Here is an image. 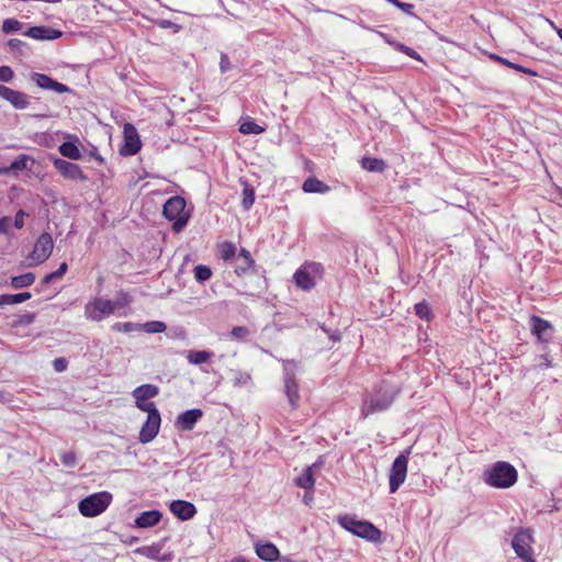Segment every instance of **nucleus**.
<instances>
[{
	"mask_svg": "<svg viewBox=\"0 0 562 562\" xmlns=\"http://www.w3.org/2000/svg\"><path fill=\"white\" fill-rule=\"evenodd\" d=\"M484 475L485 483L496 488H508L517 481L516 469L505 461L494 463Z\"/></svg>",
	"mask_w": 562,
	"mask_h": 562,
	"instance_id": "1",
	"label": "nucleus"
},
{
	"mask_svg": "<svg viewBox=\"0 0 562 562\" xmlns=\"http://www.w3.org/2000/svg\"><path fill=\"white\" fill-rule=\"evenodd\" d=\"M164 216L172 222V229L180 233L188 224L190 211L187 210L186 200L182 196L175 195L166 201L162 209Z\"/></svg>",
	"mask_w": 562,
	"mask_h": 562,
	"instance_id": "2",
	"label": "nucleus"
},
{
	"mask_svg": "<svg viewBox=\"0 0 562 562\" xmlns=\"http://www.w3.org/2000/svg\"><path fill=\"white\" fill-rule=\"evenodd\" d=\"M338 522L344 529L360 538L372 542H376L381 539V531L369 521L358 520L351 515H344L338 517Z\"/></svg>",
	"mask_w": 562,
	"mask_h": 562,
	"instance_id": "3",
	"label": "nucleus"
},
{
	"mask_svg": "<svg viewBox=\"0 0 562 562\" xmlns=\"http://www.w3.org/2000/svg\"><path fill=\"white\" fill-rule=\"evenodd\" d=\"M396 393L397 391L394 387L383 384L376 393L364 401L361 409L363 417L390 407Z\"/></svg>",
	"mask_w": 562,
	"mask_h": 562,
	"instance_id": "4",
	"label": "nucleus"
},
{
	"mask_svg": "<svg viewBox=\"0 0 562 562\" xmlns=\"http://www.w3.org/2000/svg\"><path fill=\"white\" fill-rule=\"evenodd\" d=\"M112 502V494L109 492H99L91 494L80 501L78 508L85 517H95L103 513Z\"/></svg>",
	"mask_w": 562,
	"mask_h": 562,
	"instance_id": "5",
	"label": "nucleus"
},
{
	"mask_svg": "<svg viewBox=\"0 0 562 562\" xmlns=\"http://www.w3.org/2000/svg\"><path fill=\"white\" fill-rule=\"evenodd\" d=\"M297 364L293 360H286L283 362L284 371V391L289 398L292 408L299 406L300 395L299 385L295 380Z\"/></svg>",
	"mask_w": 562,
	"mask_h": 562,
	"instance_id": "6",
	"label": "nucleus"
},
{
	"mask_svg": "<svg viewBox=\"0 0 562 562\" xmlns=\"http://www.w3.org/2000/svg\"><path fill=\"white\" fill-rule=\"evenodd\" d=\"M411 449L395 458L389 475L390 493H395L407 475L408 454Z\"/></svg>",
	"mask_w": 562,
	"mask_h": 562,
	"instance_id": "7",
	"label": "nucleus"
},
{
	"mask_svg": "<svg viewBox=\"0 0 562 562\" xmlns=\"http://www.w3.org/2000/svg\"><path fill=\"white\" fill-rule=\"evenodd\" d=\"M533 542L530 530H519L512 540V547L515 553L525 562H535L532 557L531 543Z\"/></svg>",
	"mask_w": 562,
	"mask_h": 562,
	"instance_id": "8",
	"label": "nucleus"
},
{
	"mask_svg": "<svg viewBox=\"0 0 562 562\" xmlns=\"http://www.w3.org/2000/svg\"><path fill=\"white\" fill-rule=\"evenodd\" d=\"M54 248L53 237L48 233H42L36 239L34 248L30 254L33 265L45 262L52 255Z\"/></svg>",
	"mask_w": 562,
	"mask_h": 562,
	"instance_id": "9",
	"label": "nucleus"
},
{
	"mask_svg": "<svg viewBox=\"0 0 562 562\" xmlns=\"http://www.w3.org/2000/svg\"><path fill=\"white\" fill-rule=\"evenodd\" d=\"M116 304L110 300L95 299L92 303L86 305L88 318L100 322L103 317L114 313Z\"/></svg>",
	"mask_w": 562,
	"mask_h": 562,
	"instance_id": "10",
	"label": "nucleus"
},
{
	"mask_svg": "<svg viewBox=\"0 0 562 562\" xmlns=\"http://www.w3.org/2000/svg\"><path fill=\"white\" fill-rule=\"evenodd\" d=\"M53 165L55 169L67 179L81 181L87 179L86 175L77 164L64 160L61 158H55L53 160Z\"/></svg>",
	"mask_w": 562,
	"mask_h": 562,
	"instance_id": "11",
	"label": "nucleus"
},
{
	"mask_svg": "<svg viewBox=\"0 0 562 562\" xmlns=\"http://www.w3.org/2000/svg\"><path fill=\"white\" fill-rule=\"evenodd\" d=\"M160 422V414L147 415V419L143 425L138 437L142 443L150 442L158 435Z\"/></svg>",
	"mask_w": 562,
	"mask_h": 562,
	"instance_id": "12",
	"label": "nucleus"
},
{
	"mask_svg": "<svg viewBox=\"0 0 562 562\" xmlns=\"http://www.w3.org/2000/svg\"><path fill=\"white\" fill-rule=\"evenodd\" d=\"M530 325L532 334L539 341L548 342L552 338L553 327L548 321L533 315L530 318Z\"/></svg>",
	"mask_w": 562,
	"mask_h": 562,
	"instance_id": "13",
	"label": "nucleus"
},
{
	"mask_svg": "<svg viewBox=\"0 0 562 562\" xmlns=\"http://www.w3.org/2000/svg\"><path fill=\"white\" fill-rule=\"evenodd\" d=\"M0 97L10 102L15 109L23 110L29 106V98L25 93L0 86Z\"/></svg>",
	"mask_w": 562,
	"mask_h": 562,
	"instance_id": "14",
	"label": "nucleus"
},
{
	"mask_svg": "<svg viewBox=\"0 0 562 562\" xmlns=\"http://www.w3.org/2000/svg\"><path fill=\"white\" fill-rule=\"evenodd\" d=\"M202 415L203 412L199 408L188 409L177 417L176 427L180 430H192Z\"/></svg>",
	"mask_w": 562,
	"mask_h": 562,
	"instance_id": "15",
	"label": "nucleus"
},
{
	"mask_svg": "<svg viewBox=\"0 0 562 562\" xmlns=\"http://www.w3.org/2000/svg\"><path fill=\"white\" fill-rule=\"evenodd\" d=\"M170 512L181 520L191 519L195 514V506L187 501L177 499L169 506Z\"/></svg>",
	"mask_w": 562,
	"mask_h": 562,
	"instance_id": "16",
	"label": "nucleus"
},
{
	"mask_svg": "<svg viewBox=\"0 0 562 562\" xmlns=\"http://www.w3.org/2000/svg\"><path fill=\"white\" fill-rule=\"evenodd\" d=\"M235 272L238 276L246 274L254 269L255 261L248 250L241 248L239 254L232 261Z\"/></svg>",
	"mask_w": 562,
	"mask_h": 562,
	"instance_id": "17",
	"label": "nucleus"
},
{
	"mask_svg": "<svg viewBox=\"0 0 562 562\" xmlns=\"http://www.w3.org/2000/svg\"><path fill=\"white\" fill-rule=\"evenodd\" d=\"M322 465H323V460L319 459L312 465L307 467L303 471V473L295 479V484L299 487L304 488L306 491L313 490L314 484H315L314 470L322 468Z\"/></svg>",
	"mask_w": 562,
	"mask_h": 562,
	"instance_id": "18",
	"label": "nucleus"
},
{
	"mask_svg": "<svg viewBox=\"0 0 562 562\" xmlns=\"http://www.w3.org/2000/svg\"><path fill=\"white\" fill-rule=\"evenodd\" d=\"M32 80L42 89L54 90L58 93L69 91V88L66 85L53 80L47 75L35 72L32 75Z\"/></svg>",
	"mask_w": 562,
	"mask_h": 562,
	"instance_id": "19",
	"label": "nucleus"
},
{
	"mask_svg": "<svg viewBox=\"0 0 562 562\" xmlns=\"http://www.w3.org/2000/svg\"><path fill=\"white\" fill-rule=\"evenodd\" d=\"M125 154L135 155L140 149V142L136 128L132 124L124 126Z\"/></svg>",
	"mask_w": 562,
	"mask_h": 562,
	"instance_id": "20",
	"label": "nucleus"
},
{
	"mask_svg": "<svg viewBox=\"0 0 562 562\" xmlns=\"http://www.w3.org/2000/svg\"><path fill=\"white\" fill-rule=\"evenodd\" d=\"M25 35L35 40H56L61 36V32L47 26H33Z\"/></svg>",
	"mask_w": 562,
	"mask_h": 562,
	"instance_id": "21",
	"label": "nucleus"
},
{
	"mask_svg": "<svg viewBox=\"0 0 562 562\" xmlns=\"http://www.w3.org/2000/svg\"><path fill=\"white\" fill-rule=\"evenodd\" d=\"M162 515L159 510H146L139 514L135 519V526L138 528H149L156 526Z\"/></svg>",
	"mask_w": 562,
	"mask_h": 562,
	"instance_id": "22",
	"label": "nucleus"
},
{
	"mask_svg": "<svg viewBox=\"0 0 562 562\" xmlns=\"http://www.w3.org/2000/svg\"><path fill=\"white\" fill-rule=\"evenodd\" d=\"M161 549H162L161 543H153L150 546H144V547H139V548L135 549L134 553L145 555L149 559H153V560H156L159 562L169 561V558L167 555L160 557Z\"/></svg>",
	"mask_w": 562,
	"mask_h": 562,
	"instance_id": "23",
	"label": "nucleus"
},
{
	"mask_svg": "<svg viewBox=\"0 0 562 562\" xmlns=\"http://www.w3.org/2000/svg\"><path fill=\"white\" fill-rule=\"evenodd\" d=\"M256 552L258 557L265 561H276L279 558V550L273 543L257 544Z\"/></svg>",
	"mask_w": 562,
	"mask_h": 562,
	"instance_id": "24",
	"label": "nucleus"
},
{
	"mask_svg": "<svg viewBox=\"0 0 562 562\" xmlns=\"http://www.w3.org/2000/svg\"><path fill=\"white\" fill-rule=\"evenodd\" d=\"M302 189L306 193H327L330 190L329 186L315 177L307 178L304 181Z\"/></svg>",
	"mask_w": 562,
	"mask_h": 562,
	"instance_id": "25",
	"label": "nucleus"
},
{
	"mask_svg": "<svg viewBox=\"0 0 562 562\" xmlns=\"http://www.w3.org/2000/svg\"><path fill=\"white\" fill-rule=\"evenodd\" d=\"M159 390L154 384H143L138 387H136L133 391V396L135 400L142 401V400H149L155 397L158 394Z\"/></svg>",
	"mask_w": 562,
	"mask_h": 562,
	"instance_id": "26",
	"label": "nucleus"
},
{
	"mask_svg": "<svg viewBox=\"0 0 562 562\" xmlns=\"http://www.w3.org/2000/svg\"><path fill=\"white\" fill-rule=\"evenodd\" d=\"M59 153L71 160H78L81 158V151L75 142H65L58 147Z\"/></svg>",
	"mask_w": 562,
	"mask_h": 562,
	"instance_id": "27",
	"label": "nucleus"
},
{
	"mask_svg": "<svg viewBox=\"0 0 562 562\" xmlns=\"http://www.w3.org/2000/svg\"><path fill=\"white\" fill-rule=\"evenodd\" d=\"M294 281L296 285L305 291L311 290L315 282L313 281L310 273L306 271L305 268L299 269L294 274Z\"/></svg>",
	"mask_w": 562,
	"mask_h": 562,
	"instance_id": "28",
	"label": "nucleus"
},
{
	"mask_svg": "<svg viewBox=\"0 0 562 562\" xmlns=\"http://www.w3.org/2000/svg\"><path fill=\"white\" fill-rule=\"evenodd\" d=\"M31 296L32 294L30 292L2 294L0 295V306L20 304L31 299Z\"/></svg>",
	"mask_w": 562,
	"mask_h": 562,
	"instance_id": "29",
	"label": "nucleus"
},
{
	"mask_svg": "<svg viewBox=\"0 0 562 562\" xmlns=\"http://www.w3.org/2000/svg\"><path fill=\"white\" fill-rule=\"evenodd\" d=\"M34 281H35V274L32 272H27V273H24L21 276L12 277L10 284L14 289H22V288H27V286L32 285L34 283Z\"/></svg>",
	"mask_w": 562,
	"mask_h": 562,
	"instance_id": "30",
	"label": "nucleus"
},
{
	"mask_svg": "<svg viewBox=\"0 0 562 562\" xmlns=\"http://www.w3.org/2000/svg\"><path fill=\"white\" fill-rule=\"evenodd\" d=\"M212 352L206 350H190L187 359L191 364H202L211 359Z\"/></svg>",
	"mask_w": 562,
	"mask_h": 562,
	"instance_id": "31",
	"label": "nucleus"
},
{
	"mask_svg": "<svg viewBox=\"0 0 562 562\" xmlns=\"http://www.w3.org/2000/svg\"><path fill=\"white\" fill-rule=\"evenodd\" d=\"M361 166L363 169L371 172H382L385 168V164L382 159L371 157L362 158Z\"/></svg>",
	"mask_w": 562,
	"mask_h": 562,
	"instance_id": "32",
	"label": "nucleus"
},
{
	"mask_svg": "<svg viewBox=\"0 0 562 562\" xmlns=\"http://www.w3.org/2000/svg\"><path fill=\"white\" fill-rule=\"evenodd\" d=\"M237 255L236 246L234 244L225 241L220 246V256L224 261L232 262Z\"/></svg>",
	"mask_w": 562,
	"mask_h": 562,
	"instance_id": "33",
	"label": "nucleus"
},
{
	"mask_svg": "<svg viewBox=\"0 0 562 562\" xmlns=\"http://www.w3.org/2000/svg\"><path fill=\"white\" fill-rule=\"evenodd\" d=\"M492 58L497 60V61H499V63H502L503 65H505L507 67H510V68L517 70V71H521V72L527 74L529 76H538L537 71H535V70H532L530 68H526V67H524L521 65L512 63V61H509V60H507V59H505L503 57H499L497 55H492Z\"/></svg>",
	"mask_w": 562,
	"mask_h": 562,
	"instance_id": "34",
	"label": "nucleus"
},
{
	"mask_svg": "<svg viewBox=\"0 0 562 562\" xmlns=\"http://www.w3.org/2000/svg\"><path fill=\"white\" fill-rule=\"evenodd\" d=\"M263 131V127L252 121L244 122L239 126V132L243 134H261Z\"/></svg>",
	"mask_w": 562,
	"mask_h": 562,
	"instance_id": "35",
	"label": "nucleus"
},
{
	"mask_svg": "<svg viewBox=\"0 0 562 562\" xmlns=\"http://www.w3.org/2000/svg\"><path fill=\"white\" fill-rule=\"evenodd\" d=\"M212 276V271L207 266L199 265L194 268V278L198 282H205Z\"/></svg>",
	"mask_w": 562,
	"mask_h": 562,
	"instance_id": "36",
	"label": "nucleus"
},
{
	"mask_svg": "<svg viewBox=\"0 0 562 562\" xmlns=\"http://www.w3.org/2000/svg\"><path fill=\"white\" fill-rule=\"evenodd\" d=\"M30 157L27 155H20L16 159H14L9 167H5L10 171H18L27 168V162Z\"/></svg>",
	"mask_w": 562,
	"mask_h": 562,
	"instance_id": "37",
	"label": "nucleus"
},
{
	"mask_svg": "<svg viewBox=\"0 0 562 562\" xmlns=\"http://www.w3.org/2000/svg\"><path fill=\"white\" fill-rule=\"evenodd\" d=\"M255 202V191L251 187L249 186H245L244 190H243V207L245 210H249L252 204Z\"/></svg>",
	"mask_w": 562,
	"mask_h": 562,
	"instance_id": "38",
	"label": "nucleus"
},
{
	"mask_svg": "<svg viewBox=\"0 0 562 562\" xmlns=\"http://www.w3.org/2000/svg\"><path fill=\"white\" fill-rule=\"evenodd\" d=\"M143 326L145 331L149 334L164 333L167 329L166 324L159 321L147 322Z\"/></svg>",
	"mask_w": 562,
	"mask_h": 562,
	"instance_id": "39",
	"label": "nucleus"
},
{
	"mask_svg": "<svg viewBox=\"0 0 562 562\" xmlns=\"http://www.w3.org/2000/svg\"><path fill=\"white\" fill-rule=\"evenodd\" d=\"M135 401H136V406L140 411L146 412L147 415L159 414V411L157 409L155 403L149 402L148 400H142V401L135 400Z\"/></svg>",
	"mask_w": 562,
	"mask_h": 562,
	"instance_id": "40",
	"label": "nucleus"
},
{
	"mask_svg": "<svg viewBox=\"0 0 562 562\" xmlns=\"http://www.w3.org/2000/svg\"><path fill=\"white\" fill-rule=\"evenodd\" d=\"M22 27V23L15 19H7L2 23V31L4 33H12L20 31Z\"/></svg>",
	"mask_w": 562,
	"mask_h": 562,
	"instance_id": "41",
	"label": "nucleus"
},
{
	"mask_svg": "<svg viewBox=\"0 0 562 562\" xmlns=\"http://www.w3.org/2000/svg\"><path fill=\"white\" fill-rule=\"evenodd\" d=\"M415 313L423 319H429L431 315V310L427 303L420 302L415 305Z\"/></svg>",
	"mask_w": 562,
	"mask_h": 562,
	"instance_id": "42",
	"label": "nucleus"
},
{
	"mask_svg": "<svg viewBox=\"0 0 562 562\" xmlns=\"http://www.w3.org/2000/svg\"><path fill=\"white\" fill-rule=\"evenodd\" d=\"M249 334V329L245 326H235L231 331V336L236 340H245Z\"/></svg>",
	"mask_w": 562,
	"mask_h": 562,
	"instance_id": "43",
	"label": "nucleus"
},
{
	"mask_svg": "<svg viewBox=\"0 0 562 562\" xmlns=\"http://www.w3.org/2000/svg\"><path fill=\"white\" fill-rule=\"evenodd\" d=\"M250 379H251V376L249 373L241 372V371H235L234 378H233V383L235 386H241V385L249 383Z\"/></svg>",
	"mask_w": 562,
	"mask_h": 562,
	"instance_id": "44",
	"label": "nucleus"
},
{
	"mask_svg": "<svg viewBox=\"0 0 562 562\" xmlns=\"http://www.w3.org/2000/svg\"><path fill=\"white\" fill-rule=\"evenodd\" d=\"M386 1L394 4L395 7L401 9L403 12H405L409 15H414V13H413L414 5L412 3L401 2L400 0H386Z\"/></svg>",
	"mask_w": 562,
	"mask_h": 562,
	"instance_id": "45",
	"label": "nucleus"
},
{
	"mask_svg": "<svg viewBox=\"0 0 562 562\" xmlns=\"http://www.w3.org/2000/svg\"><path fill=\"white\" fill-rule=\"evenodd\" d=\"M61 462L65 467L72 468L77 463L76 454L72 451L61 454Z\"/></svg>",
	"mask_w": 562,
	"mask_h": 562,
	"instance_id": "46",
	"label": "nucleus"
},
{
	"mask_svg": "<svg viewBox=\"0 0 562 562\" xmlns=\"http://www.w3.org/2000/svg\"><path fill=\"white\" fill-rule=\"evenodd\" d=\"M13 76V70L9 66L0 67V81L10 82Z\"/></svg>",
	"mask_w": 562,
	"mask_h": 562,
	"instance_id": "47",
	"label": "nucleus"
},
{
	"mask_svg": "<svg viewBox=\"0 0 562 562\" xmlns=\"http://www.w3.org/2000/svg\"><path fill=\"white\" fill-rule=\"evenodd\" d=\"M26 213L23 210H19L14 217V226L18 229H21L24 226V217Z\"/></svg>",
	"mask_w": 562,
	"mask_h": 562,
	"instance_id": "48",
	"label": "nucleus"
},
{
	"mask_svg": "<svg viewBox=\"0 0 562 562\" xmlns=\"http://www.w3.org/2000/svg\"><path fill=\"white\" fill-rule=\"evenodd\" d=\"M53 367L56 372H63L67 368V361L64 358H56L53 361Z\"/></svg>",
	"mask_w": 562,
	"mask_h": 562,
	"instance_id": "49",
	"label": "nucleus"
},
{
	"mask_svg": "<svg viewBox=\"0 0 562 562\" xmlns=\"http://www.w3.org/2000/svg\"><path fill=\"white\" fill-rule=\"evenodd\" d=\"M220 68L222 72H226L231 68V61L226 54H221Z\"/></svg>",
	"mask_w": 562,
	"mask_h": 562,
	"instance_id": "50",
	"label": "nucleus"
},
{
	"mask_svg": "<svg viewBox=\"0 0 562 562\" xmlns=\"http://www.w3.org/2000/svg\"><path fill=\"white\" fill-rule=\"evenodd\" d=\"M10 223H11V220L8 216L0 218V233L1 234H9Z\"/></svg>",
	"mask_w": 562,
	"mask_h": 562,
	"instance_id": "51",
	"label": "nucleus"
},
{
	"mask_svg": "<svg viewBox=\"0 0 562 562\" xmlns=\"http://www.w3.org/2000/svg\"><path fill=\"white\" fill-rule=\"evenodd\" d=\"M398 47H400L401 50H403L409 57L415 58V59H420L419 54L416 50H414L413 48L407 47V46H405L403 44L398 45Z\"/></svg>",
	"mask_w": 562,
	"mask_h": 562,
	"instance_id": "52",
	"label": "nucleus"
},
{
	"mask_svg": "<svg viewBox=\"0 0 562 562\" xmlns=\"http://www.w3.org/2000/svg\"><path fill=\"white\" fill-rule=\"evenodd\" d=\"M68 265L66 262H61L56 271H54V276L56 279H60L67 271Z\"/></svg>",
	"mask_w": 562,
	"mask_h": 562,
	"instance_id": "53",
	"label": "nucleus"
},
{
	"mask_svg": "<svg viewBox=\"0 0 562 562\" xmlns=\"http://www.w3.org/2000/svg\"><path fill=\"white\" fill-rule=\"evenodd\" d=\"M8 45L12 50H18L24 45V43L18 38H11Z\"/></svg>",
	"mask_w": 562,
	"mask_h": 562,
	"instance_id": "54",
	"label": "nucleus"
},
{
	"mask_svg": "<svg viewBox=\"0 0 562 562\" xmlns=\"http://www.w3.org/2000/svg\"><path fill=\"white\" fill-rule=\"evenodd\" d=\"M55 279H56V278H55L54 273H53V272H50V273H48V274H46V276L44 277V279H43V283L48 284V283H50V282H52L53 280H55Z\"/></svg>",
	"mask_w": 562,
	"mask_h": 562,
	"instance_id": "55",
	"label": "nucleus"
},
{
	"mask_svg": "<svg viewBox=\"0 0 562 562\" xmlns=\"http://www.w3.org/2000/svg\"><path fill=\"white\" fill-rule=\"evenodd\" d=\"M312 498H313V497H312V494H310V492H308V491H306V493H305V495H304V502H305L306 504H308V502H310V501H312Z\"/></svg>",
	"mask_w": 562,
	"mask_h": 562,
	"instance_id": "56",
	"label": "nucleus"
},
{
	"mask_svg": "<svg viewBox=\"0 0 562 562\" xmlns=\"http://www.w3.org/2000/svg\"><path fill=\"white\" fill-rule=\"evenodd\" d=\"M170 24H171V22H170V21H162V22H161V26H162V27H168V26H170Z\"/></svg>",
	"mask_w": 562,
	"mask_h": 562,
	"instance_id": "57",
	"label": "nucleus"
},
{
	"mask_svg": "<svg viewBox=\"0 0 562 562\" xmlns=\"http://www.w3.org/2000/svg\"><path fill=\"white\" fill-rule=\"evenodd\" d=\"M3 173H9V169H7L5 167L4 168H0V175Z\"/></svg>",
	"mask_w": 562,
	"mask_h": 562,
	"instance_id": "58",
	"label": "nucleus"
},
{
	"mask_svg": "<svg viewBox=\"0 0 562 562\" xmlns=\"http://www.w3.org/2000/svg\"><path fill=\"white\" fill-rule=\"evenodd\" d=\"M557 33H558L559 37L562 40V29H557Z\"/></svg>",
	"mask_w": 562,
	"mask_h": 562,
	"instance_id": "59",
	"label": "nucleus"
},
{
	"mask_svg": "<svg viewBox=\"0 0 562 562\" xmlns=\"http://www.w3.org/2000/svg\"><path fill=\"white\" fill-rule=\"evenodd\" d=\"M331 338H333L334 340H339V339H340V337H339V336H335V335H333V336H331Z\"/></svg>",
	"mask_w": 562,
	"mask_h": 562,
	"instance_id": "60",
	"label": "nucleus"
}]
</instances>
